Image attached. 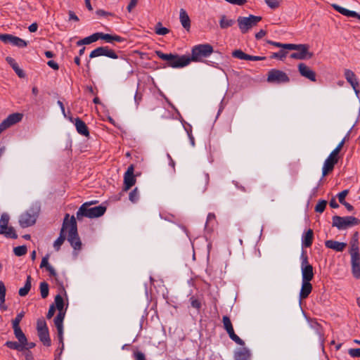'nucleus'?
Here are the masks:
<instances>
[{
	"instance_id": "28",
	"label": "nucleus",
	"mask_w": 360,
	"mask_h": 360,
	"mask_svg": "<svg viewBox=\"0 0 360 360\" xmlns=\"http://www.w3.org/2000/svg\"><path fill=\"white\" fill-rule=\"evenodd\" d=\"M179 20L181 25L186 30H189L191 27L190 18L184 8H181L179 11Z\"/></svg>"
},
{
	"instance_id": "32",
	"label": "nucleus",
	"mask_w": 360,
	"mask_h": 360,
	"mask_svg": "<svg viewBox=\"0 0 360 360\" xmlns=\"http://www.w3.org/2000/svg\"><path fill=\"white\" fill-rule=\"evenodd\" d=\"M38 336L39 340L43 342L45 346L49 347L51 345V339L49 337V330L39 331Z\"/></svg>"
},
{
	"instance_id": "54",
	"label": "nucleus",
	"mask_w": 360,
	"mask_h": 360,
	"mask_svg": "<svg viewBox=\"0 0 360 360\" xmlns=\"http://www.w3.org/2000/svg\"><path fill=\"white\" fill-rule=\"evenodd\" d=\"M246 58H247L246 60H253V61L263 60L265 59V57L251 56V55H248V54Z\"/></svg>"
},
{
	"instance_id": "40",
	"label": "nucleus",
	"mask_w": 360,
	"mask_h": 360,
	"mask_svg": "<svg viewBox=\"0 0 360 360\" xmlns=\"http://www.w3.org/2000/svg\"><path fill=\"white\" fill-rule=\"evenodd\" d=\"M155 33L158 35H165L169 33V30L164 27H162V24L158 22L155 28Z\"/></svg>"
},
{
	"instance_id": "53",
	"label": "nucleus",
	"mask_w": 360,
	"mask_h": 360,
	"mask_svg": "<svg viewBox=\"0 0 360 360\" xmlns=\"http://www.w3.org/2000/svg\"><path fill=\"white\" fill-rule=\"evenodd\" d=\"M266 4L271 8H275L278 6V0H264Z\"/></svg>"
},
{
	"instance_id": "38",
	"label": "nucleus",
	"mask_w": 360,
	"mask_h": 360,
	"mask_svg": "<svg viewBox=\"0 0 360 360\" xmlns=\"http://www.w3.org/2000/svg\"><path fill=\"white\" fill-rule=\"evenodd\" d=\"M6 286L3 281H0V307L4 304L6 301Z\"/></svg>"
},
{
	"instance_id": "34",
	"label": "nucleus",
	"mask_w": 360,
	"mask_h": 360,
	"mask_svg": "<svg viewBox=\"0 0 360 360\" xmlns=\"http://www.w3.org/2000/svg\"><path fill=\"white\" fill-rule=\"evenodd\" d=\"M98 40V36L96 34V32L89 36V37H86L81 40H79L77 42V46H82V45H84V44H90L93 42H95Z\"/></svg>"
},
{
	"instance_id": "9",
	"label": "nucleus",
	"mask_w": 360,
	"mask_h": 360,
	"mask_svg": "<svg viewBox=\"0 0 360 360\" xmlns=\"http://www.w3.org/2000/svg\"><path fill=\"white\" fill-rule=\"evenodd\" d=\"M302 281H311L314 278L313 266L309 263L308 257L304 250L300 256Z\"/></svg>"
},
{
	"instance_id": "39",
	"label": "nucleus",
	"mask_w": 360,
	"mask_h": 360,
	"mask_svg": "<svg viewBox=\"0 0 360 360\" xmlns=\"http://www.w3.org/2000/svg\"><path fill=\"white\" fill-rule=\"evenodd\" d=\"M40 293L42 298H46L49 295V285L46 282H41L40 283Z\"/></svg>"
},
{
	"instance_id": "52",
	"label": "nucleus",
	"mask_w": 360,
	"mask_h": 360,
	"mask_svg": "<svg viewBox=\"0 0 360 360\" xmlns=\"http://www.w3.org/2000/svg\"><path fill=\"white\" fill-rule=\"evenodd\" d=\"M349 354L352 357H360V348L350 349Z\"/></svg>"
},
{
	"instance_id": "35",
	"label": "nucleus",
	"mask_w": 360,
	"mask_h": 360,
	"mask_svg": "<svg viewBox=\"0 0 360 360\" xmlns=\"http://www.w3.org/2000/svg\"><path fill=\"white\" fill-rule=\"evenodd\" d=\"M5 345L10 349L20 352L25 349V345L20 342L7 341Z\"/></svg>"
},
{
	"instance_id": "2",
	"label": "nucleus",
	"mask_w": 360,
	"mask_h": 360,
	"mask_svg": "<svg viewBox=\"0 0 360 360\" xmlns=\"http://www.w3.org/2000/svg\"><path fill=\"white\" fill-rule=\"evenodd\" d=\"M94 202H87L82 204L77 212V219L81 221L83 217L90 219L101 217L106 211V207L103 205L91 207Z\"/></svg>"
},
{
	"instance_id": "59",
	"label": "nucleus",
	"mask_w": 360,
	"mask_h": 360,
	"mask_svg": "<svg viewBox=\"0 0 360 360\" xmlns=\"http://www.w3.org/2000/svg\"><path fill=\"white\" fill-rule=\"evenodd\" d=\"M55 311V306L53 304L51 305L46 315L47 319H51L54 315Z\"/></svg>"
},
{
	"instance_id": "1",
	"label": "nucleus",
	"mask_w": 360,
	"mask_h": 360,
	"mask_svg": "<svg viewBox=\"0 0 360 360\" xmlns=\"http://www.w3.org/2000/svg\"><path fill=\"white\" fill-rule=\"evenodd\" d=\"M156 55L162 60L166 61V65L172 68H182L191 63L190 56L173 53H164L160 51H155Z\"/></svg>"
},
{
	"instance_id": "11",
	"label": "nucleus",
	"mask_w": 360,
	"mask_h": 360,
	"mask_svg": "<svg viewBox=\"0 0 360 360\" xmlns=\"http://www.w3.org/2000/svg\"><path fill=\"white\" fill-rule=\"evenodd\" d=\"M267 82L275 84H287L290 82V78L285 72L271 69L268 72Z\"/></svg>"
},
{
	"instance_id": "41",
	"label": "nucleus",
	"mask_w": 360,
	"mask_h": 360,
	"mask_svg": "<svg viewBox=\"0 0 360 360\" xmlns=\"http://www.w3.org/2000/svg\"><path fill=\"white\" fill-rule=\"evenodd\" d=\"M56 307L59 311H63L64 302L63 297L60 295H57L55 297Z\"/></svg>"
},
{
	"instance_id": "21",
	"label": "nucleus",
	"mask_w": 360,
	"mask_h": 360,
	"mask_svg": "<svg viewBox=\"0 0 360 360\" xmlns=\"http://www.w3.org/2000/svg\"><path fill=\"white\" fill-rule=\"evenodd\" d=\"M70 120L71 122H73L72 117L70 118ZM75 125L77 129V131L84 136H89V131L88 130V128L80 118L77 117L74 120Z\"/></svg>"
},
{
	"instance_id": "30",
	"label": "nucleus",
	"mask_w": 360,
	"mask_h": 360,
	"mask_svg": "<svg viewBox=\"0 0 360 360\" xmlns=\"http://www.w3.org/2000/svg\"><path fill=\"white\" fill-rule=\"evenodd\" d=\"M31 286H32V278L30 276H27L25 285L22 288L19 289V291H18L19 295L21 297L26 296L28 294L29 291L30 290Z\"/></svg>"
},
{
	"instance_id": "48",
	"label": "nucleus",
	"mask_w": 360,
	"mask_h": 360,
	"mask_svg": "<svg viewBox=\"0 0 360 360\" xmlns=\"http://www.w3.org/2000/svg\"><path fill=\"white\" fill-rule=\"evenodd\" d=\"M139 195L138 189H137V188H135L134 190H132L130 192L129 198L132 202H136L139 200Z\"/></svg>"
},
{
	"instance_id": "24",
	"label": "nucleus",
	"mask_w": 360,
	"mask_h": 360,
	"mask_svg": "<svg viewBox=\"0 0 360 360\" xmlns=\"http://www.w3.org/2000/svg\"><path fill=\"white\" fill-rule=\"evenodd\" d=\"M312 290V285L310 281H302V286L300 291V300L306 299L309 295L311 292Z\"/></svg>"
},
{
	"instance_id": "47",
	"label": "nucleus",
	"mask_w": 360,
	"mask_h": 360,
	"mask_svg": "<svg viewBox=\"0 0 360 360\" xmlns=\"http://www.w3.org/2000/svg\"><path fill=\"white\" fill-rule=\"evenodd\" d=\"M232 56L236 58L246 60V58H247L246 57H247L248 54L245 53L243 51L238 49V50H235L232 53Z\"/></svg>"
},
{
	"instance_id": "56",
	"label": "nucleus",
	"mask_w": 360,
	"mask_h": 360,
	"mask_svg": "<svg viewBox=\"0 0 360 360\" xmlns=\"http://www.w3.org/2000/svg\"><path fill=\"white\" fill-rule=\"evenodd\" d=\"M11 126L8 124V123L6 122V120H4L0 123V134L6 129L9 128Z\"/></svg>"
},
{
	"instance_id": "63",
	"label": "nucleus",
	"mask_w": 360,
	"mask_h": 360,
	"mask_svg": "<svg viewBox=\"0 0 360 360\" xmlns=\"http://www.w3.org/2000/svg\"><path fill=\"white\" fill-rule=\"evenodd\" d=\"M137 0H131L129 5L127 6V11L131 12L132 9L136 6Z\"/></svg>"
},
{
	"instance_id": "7",
	"label": "nucleus",
	"mask_w": 360,
	"mask_h": 360,
	"mask_svg": "<svg viewBox=\"0 0 360 360\" xmlns=\"http://www.w3.org/2000/svg\"><path fill=\"white\" fill-rule=\"evenodd\" d=\"M213 53V48L208 44H199L192 49L191 61H200L202 58L210 56Z\"/></svg>"
},
{
	"instance_id": "46",
	"label": "nucleus",
	"mask_w": 360,
	"mask_h": 360,
	"mask_svg": "<svg viewBox=\"0 0 360 360\" xmlns=\"http://www.w3.org/2000/svg\"><path fill=\"white\" fill-rule=\"evenodd\" d=\"M190 302L191 307L196 309L197 310H199L201 308V302L195 296L191 297Z\"/></svg>"
},
{
	"instance_id": "16",
	"label": "nucleus",
	"mask_w": 360,
	"mask_h": 360,
	"mask_svg": "<svg viewBox=\"0 0 360 360\" xmlns=\"http://www.w3.org/2000/svg\"><path fill=\"white\" fill-rule=\"evenodd\" d=\"M299 48L295 49L297 52L292 53L290 54V58L293 59L304 60L307 58H311L313 56L311 53L308 51V46L306 44H299Z\"/></svg>"
},
{
	"instance_id": "27",
	"label": "nucleus",
	"mask_w": 360,
	"mask_h": 360,
	"mask_svg": "<svg viewBox=\"0 0 360 360\" xmlns=\"http://www.w3.org/2000/svg\"><path fill=\"white\" fill-rule=\"evenodd\" d=\"M250 352L245 347L239 348L234 352L235 360H250Z\"/></svg>"
},
{
	"instance_id": "22",
	"label": "nucleus",
	"mask_w": 360,
	"mask_h": 360,
	"mask_svg": "<svg viewBox=\"0 0 360 360\" xmlns=\"http://www.w3.org/2000/svg\"><path fill=\"white\" fill-rule=\"evenodd\" d=\"M332 7L338 12L341 13L342 15L349 17V18H354L358 20H360V15L356 13V11H349L345 8H343L336 4H332Z\"/></svg>"
},
{
	"instance_id": "23",
	"label": "nucleus",
	"mask_w": 360,
	"mask_h": 360,
	"mask_svg": "<svg viewBox=\"0 0 360 360\" xmlns=\"http://www.w3.org/2000/svg\"><path fill=\"white\" fill-rule=\"evenodd\" d=\"M325 245L327 248L332 249L336 252H342L347 247V243L333 240H328L325 241Z\"/></svg>"
},
{
	"instance_id": "62",
	"label": "nucleus",
	"mask_w": 360,
	"mask_h": 360,
	"mask_svg": "<svg viewBox=\"0 0 360 360\" xmlns=\"http://www.w3.org/2000/svg\"><path fill=\"white\" fill-rule=\"evenodd\" d=\"M142 99L141 94H139L138 91H136L135 95H134V102L136 103V108H138L139 103L141 102Z\"/></svg>"
},
{
	"instance_id": "57",
	"label": "nucleus",
	"mask_w": 360,
	"mask_h": 360,
	"mask_svg": "<svg viewBox=\"0 0 360 360\" xmlns=\"http://www.w3.org/2000/svg\"><path fill=\"white\" fill-rule=\"evenodd\" d=\"M11 126L8 124V123L6 122V120H4L0 123V134L6 129L9 128Z\"/></svg>"
},
{
	"instance_id": "51",
	"label": "nucleus",
	"mask_w": 360,
	"mask_h": 360,
	"mask_svg": "<svg viewBox=\"0 0 360 360\" xmlns=\"http://www.w3.org/2000/svg\"><path fill=\"white\" fill-rule=\"evenodd\" d=\"M134 358L135 360H146L145 354L139 351L134 352Z\"/></svg>"
},
{
	"instance_id": "5",
	"label": "nucleus",
	"mask_w": 360,
	"mask_h": 360,
	"mask_svg": "<svg viewBox=\"0 0 360 360\" xmlns=\"http://www.w3.org/2000/svg\"><path fill=\"white\" fill-rule=\"evenodd\" d=\"M40 207L38 205H33L19 217V224L22 228H27L33 226L39 217Z\"/></svg>"
},
{
	"instance_id": "8",
	"label": "nucleus",
	"mask_w": 360,
	"mask_h": 360,
	"mask_svg": "<svg viewBox=\"0 0 360 360\" xmlns=\"http://www.w3.org/2000/svg\"><path fill=\"white\" fill-rule=\"evenodd\" d=\"M261 20L262 17L260 16L250 15L248 17H238L237 22L241 32L245 34L255 26Z\"/></svg>"
},
{
	"instance_id": "15",
	"label": "nucleus",
	"mask_w": 360,
	"mask_h": 360,
	"mask_svg": "<svg viewBox=\"0 0 360 360\" xmlns=\"http://www.w3.org/2000/svg\"><path fill=\"white\" fill-rule=\"evenodd\" d=\"M65 318V312L59 311L54 319V323L58 330V337L60 343L62 345V349L64 347L63 344V320Z\"/></svg>"
},
{
	"instance_id": "36",
	"label": "nucleus",
	"mask_w": 360,
	"mask_h": 360,
	"mask_svg": "<svg viewBox=\"0 0 360 360\" xmlns=\"http://www.w3.org/2000/svg\"><path fill=\"white\" fill-rule=\"evenodd\" d=\"M234 23L235 20L233 19H229L226 15H222L219 21V25L221 29H226L230 27L233 25Z\"/></svg>"
},
{
	"instance_id": "64",
	"label": "nucleus",
	"mask_w": 360,
	"mask_h": 360,
	"mask_svg": "<svg viewBox=\"0 0 360 360\" xmlns=\"http://www.w3.org/2000/svg\"><path fill=\"white\" fill-rule=\"evenodd\" d=\"M25 360H34V356L31 352L27 351L25 354Z\"/></svg>"
},
{
	"instance_id": "50",
	"label": "nucleus",
	"mask_w": 360,
	"mask_h": 360,
	"mask_svg": "<svg viewBox=\"0 0 360 360\" xmlns=\"http://www.w3.org/2000/svg\"><path fill=\"white\" fill-rule=\"evenodd\" d=\"M347 193H348V191L347 190H344L342 192L338 193V198L339 202L341 204H343L346 202L345 199L346 195H347Z\"/></svg>"
},
{
	"instance_id": "49",
	"label": "nucleus",
	"mask_w": 360,
	"mask_h": 360,
	"mask_svg": "<svg viewBox=\"0 0 360 360\" xmlns=\"http://www.w3.org/2000/svg\"><path fill=\"white\" fill-rule=\"evenodd\" d=\"M287 52L284 51H281L277 53H274L272 55V58H278L283 60L286 57Z\"/></svg>"
},
{
	"instance_id": "60",
	"label": "nucleus",
	"mask_w": 360,
	"mask_h": 360,
	"mask_svg": "<svg viewBox=\"0 0 360 360\" xmlns=\"http://www.w3.org/2000/svg\"><path fill=\"white\" fill-rule=\"evenodd\" d=\"M47 65L51 68L52 69L55 70H58L59 69V65L58 64L55 62L54 60H49L47 62Z\"/></svg>"
},
{
	"instance_id": "18",
	"label": "nucleus",
	"mask_w": 360,
	"mask_h": 360,
	"mask_svg": "<svg viewBox=\"0 0 360 360\" xmlns=\"http://www.w3.org/2000/svg\"><path fill=\"white\" fill-rule=\"evenodd\" d=\"M338 161V157L333 155L331 153L324 161L322 168V176H325L328 172H331L335 165Z\"/></svg>"
},
{
	"instance_id": "33",
	"label": "nucleus",
	"mask_w": 360,
	"mask_h": 360,
	"mask_svg": "<svg viewBox=\"0 0 360 360\" xmlns=\"http://www.w3.org/2000/svg\"><path fill=\"white\" fill-rule=\"evenodd\" d=\"M14 334L15 338L18 339V342L24 344L26 345L27 344V338L22 330H21L20 327H13Z\"/></svg>"
},
{
	"instance_id": "58",
	"label": "nucleus",
	"mask_w": 360,
	"mask_h": 360,
	"mask_svg": "<svg viewBox=\"0 0 360 360\" xmlns=\"http://www.w3.org/2000/svg\"><path fill=\"white\" fill-rule=\"evenodd\" d=\"M50 264L49 263V256L46 255L45 257H44L41 259V264H40V268H46L47 266H49Z\"/></svg>"
},
{
	"instance_id": "3",
	"label": "nucleus",
	"mask_w": 360,
	"mask_h": 360,
	"mask_svg": "<svg viewBox=\"0 0 360 360\" xmlns=\"http://www.w3.org/2000/svg\"><path fill=\"white\" fill-rule=\"evenodd\" d=\"M352 272L354 278H360V254L358 241V233L356 232L349 243Z\"/></svg>"
},
{
	"instance_id": "13",
	"label": "nucleus",
	"mask_w": 360,
	"mask_h": 360,
	"mask_svg": "<svg viewBox=\"0 0 360 360\" xmlns=\"http://www.w3.org/2000/svg\"><path fill=\"white\" fill-rule=\"evenodd\" d=\"M0 40L5 44H11L18 48H23L27 46L26 41L10 34H0Z\"/></svg>"
},
{
	"instance_id": "20",
	"label": "nucleus",
	"mask_w": 360,
	"mask_h": 360,
	"mask_svg": "<svg viewBox=\"0 0 360 360\" xmlns=\"http://www.w3.org/2000/svg\"><path fill=\"white\" fill-rule=\"evenodd\" d=\"M345 77L346 80L351 84L355 93L357 94L359 92L358 89L359 83L355 74L352 70L347 69L345 70Z\"/></svg>"
},
{
	"instance_id": "14",
	"label": "nucleus",
	"mask_w": 360,
	"mask_h": 360,
	"mask_svg": "<svg viewBox=\"0 0 360 360\" xmlns=\"http://www.w3.org/2000/svg\"><path fill=\"white\" fill-rule=\"evenodd\" d=\"M99 56H106L112 59L118 58L116 53L108 46H100L93 50L89 55L90 58H94Z\"/></svg>"
},
{
	"instance_id": "29",
	"label": "nucleus",
	"mask_w": 360,
	"mask_h": 360,
	"mask_svg": "<svg viewBox=\"0 0 360 360\" xmlns=\"http://www.w3.org/2000/svg\"><path fill=\"white\" fill-rule=\"evenodd\" d=\"M6 60L7 63L12 67L13 70L15 72V73L18 75V76L20 78H23L25 77V73L22 69H20L18 65V63L15 62V59H13L11 57H7L6 58Z\"/></svg>"
},
{
	"instance_id": "37",
	"label": "nucleus",
	"mask_w": 360,
	"mask_h": 360,
	"mask_svg": "<svg viewBox=\"0 0 360 360\" xmlns=\"http://www.w3.org/2000/svg\"><path fill=\"white\" fill-rule=\"evenodd\" d=\"M124 189L129 190L136 183V179L134 175L124 174Z\"/></svg>"
},
{
	"instance_id": "12",
	"label": "nucleus",
	"mask_w": 360,
	"mask_h": 360,
	"mask_svg": "<svg viewBox=\"0 0 360 360\" xmlns=\"http://www.w3.org/2000/svg\"><path fill=\"white\" fill-rule=\"evenodd\" d=\"M224 328L226 330L229 335V338L234 341L236 344L243 346L245 345L244 341L240 339L234 332L233 327L231 321L227 316H224L222 319Z\"/></svg>"
},
{
	"instance_id": "42",
	"label": "nucleus",
	"mask_w": 360,
	"mask_h": 360,
	"mask_svg": "<svg viewBox=\"0 0 360 360\" xmlns=\"http://www.w3.org/2000/svg\"><path fill=\"white\" fill-rule=\"evenodd\" d=\"M13 252L14 254L18 257L25 255L27 252V247L25 245L15 247L13 249Z\"/></svg>"
},
{
	"instance_id": "19",
	"label": "nucleus",
	"mask_w": 360,
	"mask_h": 360,
	"mask_svg": "<svg viewBox=\"0 0 360 360\" xmlns=\"http://www.w3.org/2000/svg\"><path fill=\"white\" fill-rule=\"evenodd\" d=\"M300 74L311 82H316V73L306 64L301 63L298 65Z\"/></svg>"
},
{
	"instance_id": "61",
	"label": "nucleus",
	"mask_w": 360,
	"mask_h": 360,
	"mask_svg": "<svg viewBox=\"0 0 360 360\" xmlns=\"http://www.w3.org/2000/svg\"><path fill=\"white\" fill-rule=\"evenodd\" d=\"M215 214L214 213H209L207 217L206 226H209V224L215 220Z\"/></svg>"
},
{
	"instance_id": "6",
	"label": "nucleus",
	"mask_w": 360,
	"mask_h": 360,
	"mask_svg": "<svg viewBox=\"0 0 360 360\" xmlns=\"http://www.w3.org/2000/svg\"><path fill=\"white\" fill-rule=\"evenodd\" d=\"M359 224V220L352 216L340 217L335 215L332 218V226L336 227L338 230H345Z\"/></svg>"
},
{
	"instance_id": "43",
	"label": "nucleus",
	"mask_w": 360,
	"mask_h": 360,
	"mask_svg": "<svg viewBox=\"0 0 360 360\" xmlns=\"http://www.w3.org/2000/svg\"><path fill=\"white\" fill-rule=\"evenodd\" d=\"M37 332L49 330L46 323L44 319H39L37 320Z\"/></svg>"
},
{
	"instance_id": "55",
	"label": "nucleus",
	"mask_w": 360,
	"mask_h": 360,
	"mask_svg": "<svg viewBox=\"0 0 360 360\" xmlns=\"http://www.w3.org/2000/svg\"><path fill=\"white\" fill-rule=\"evenodd\" d=\"M299 44H283V49L288 50H295L299 48Z\"/></svg>"
},
{
	"instance_id": "26",
	"label": "nucleus",
	"mask_w": 360,
	"mask_h": 360,
	"mask_svg": "<svg viewBox=\"0 0 360 360\" xmlns=\"http://www.w3.org/2000/svg\"><path fill=\"white\" fill-rule=\"evenodd\" d=\"M98 39H103L108 43H112L114 41L117 42H122L124 41V39L117 35H111L109 34H105L103 32H96Z\"/></svg>"
},
{
	"instance_id": "31",
	"label": "nucleus",
	"mask_w": 360,
	"mask_h": 360,
	"mask_svg": "<svg viewBox=\"0 0 360 360\" xmlns=\"http://www.w3.org/2000/svg\"><path fill=\"white\" fill-rule=\"evenodd\" d=\"M22 119V114L18 112L11 114L6 118V122L11 127L20 122Z\"/></svg>"
},
{
	"instance_id": "45",
	"label": "nucleus",
	"mask_w": 360,
	"mask_h": 360,
	"mask_svg": "<svg viewBox=\"0 0 360 360\" xmlns=\"http://www.w3.org/2000/svg\"><path fill=\"white\" fill-rule=\"evenodd\" d=\"M25 316V312L21 311L20 313L18 314L16 317L12 321V326L13 327H20L19 324L22 318Z\"/></svg>"
},
{
	"instance_id": "25",
	"label": "nucleus",
	"mask_w": 360,
	"mask_h": 360,
	"mask_svg": "<svg viewBox=\"0 0 360 360\" xmlns=\"http://www.w3.org/2000/svg\"><path fill=\"white\" fill-rule=\"evenodd\" d=\"M314 238V233L311 229L307 230L306 232L303 233L302 236V248H309L312 243Z\"/></svg>"
},
{
	"instance_id": "10",
	"label": "nucleus",
	"mask_w": 360,
	"mask_h": 360,
	"mask_svg": "<svg viewBox=\"0 0 360 360\" xmlns=\"http://www.w3.org/2000/svg\"><path fill=\"white\" fill-rule=\"evenodd\" d=\"M10 216L8 213L4 212L1 215L0 218V234L4 235L7 238L16 239L18 235L13 227L8 226Z\"/></svg>"
},
{
	"instance_id": "44",
	"label": "nucleus",
	"mask_w": 360,
	"mask_h": 360,
	"mask_svg": "<svg viewBox=\"0 0 360 360\" xmlns=\"http://www.w3.org/2000/svg\"><path fill=\"white\" fill-rule=\"evenodd\" d=\"M327 202L324 200H319L315 207V211L316 212L322 213L326 206Z\"/></svg>"
},
{
	"instance_id": "4",
	"label": "nucleus",
	"mask_w": 360,
	"mask_h": 360,
	"mask_svg": "<svg viewBox=\"0 0 360 360\" xmlns=\"http://www.w3.org/2000/svg\"><path fill=\"white\" fill-rule=\"evenodd\" d=\"M68 237L67 239L75 250H80L82 242L77 233L76 218L74 216L68 219Z\"/></svg>"
},
{
	"instance_id": "17",
	"label": "nucleus",
	"mask_w": 360,
	"mask_h": 360,
	"mask_svg": "<svg viewBox=\"0 0 360 360\" xmlns=\"http://www.w3.org/2000/svg\"><path fill=\"white\" fill-rule=\"evenodd\" d=\"M70 217L69 214H66L63 220V226L60 229L59 237L55 240L53 243V247L56 250H59L60 246L63 243L65 240V232L68 230V219Z\"/></svg>"
}]
</instances>
